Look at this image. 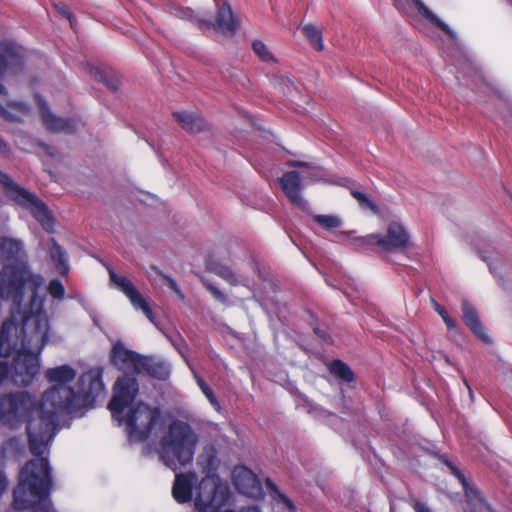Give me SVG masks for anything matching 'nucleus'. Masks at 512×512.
I'll return each mask as SVG.
<instances>
[{
  "mask_svg": "<svg viewBox=\"0 0 512 512\" xmlns=\"http://www.w3.org/2000/svg\"><path fill=\"white\" fill-rule=\"evenodd\" d=\"M180 126L189 133L197 134L207 131L209 124L197 112L177 111L173 113Z\"/></svg>",
  "mask_w": 512,
  "mask_h": 512,
  "instance_id": "2eb2a0df",
  "label": "nucleus"
},
{
  "mask_svg": "<svg viewBox=\"0 0 512 512\" xmlns=\"http://www.w3.org/2000/svg\"><path fill=\"white\" fill-rule=\"evenodd\" d=\"M29 114L27 107L20 103H10L7 109L0 106V115L12 121H20Z\"/></svg>",
  "mask_w": 512,
  "mask_h": 512,
  "instance_id": "6ab92c4d",
  "label": "nucleus"
},
{
  "mask_svg": "<svg viewBox=\"0 0 512 512\" xmlns=\"http://www.w3.org/2000/svg\"><path fill=\"white\" fill-rule=\"evenodd\" d=\"M288 165L291 167H307V168H314V166L310 163L306 162H300V161H290L288 162Z\"/></svg>",
  "mask_w": 512,
  "mask_h": 512,
  "instance_id": "c9c22d12",
  "label": "nucleus"
},
{
  "mask_svg": "<svg viewBox=\"0 0 512 512\" xmlns=\"http://www.w3.org/2000/svg\"><path fill=\"white\" fill-rule=\"evenodd\" d=\"M279 86L284 94L289 93V87L293 86V82L289 79H283V83L279 82Z\"/></svg>",
  "mask_w": 512,
  "mask_h": 512,
  "instance_id": "72a5a7b5",
  "label": "nucleus"
},
{
  "mask_svg": "<svg viewBox=\"0 0 512 512\" xmlns=\"http://www.w3.org/2000/svg\"><path fill=\"white\" fill-rule=\"evenodd\" d=\"M49 253H50L51 259L54 262H56V268H57L58 272L61 274H66L68 271V266L66 264V262H67L66 254L62 250V248L58 244H56L53 240H52V245H51Z\"/></svg>",
  "mask_w": 512,
  "mask_h": 512,
  "instance_id": "412c9836",
  "label": "nucleus"
},
{
  "mask_svg": "<svg viewBox=\"0 0 512 512\" xmlns=\"http://www.w3.org/2000/svg\"><path fill=\"white\" fill-rule=\"evenodd\" d=\"M38 107L41 112V116L45 126L54 132H71L74 129V123L68 119H62L55 117L48 109L44 100L40 97H36Z\"/></svg>",
  "mask_w": 512,
  "mask_h": 512,
  "instance_id": "dca6fc26",
  "label": "nucleus"
},
{
  "mask_svg": "<svg viewBox=\"0 0 512 512\" xmlns=\"http://www.w3.org/2000/svg\"><path fill=\"white\" fill-rule=\"evenodd\" d=\"M414 509L416 510V512H430L429 509L424 504L421 503H416L414 505Z\"/></svg>",
  "mask_w": 512,
  "mask_h": 512,
  "instance_id": "58836bf2",
  "label": "nucleus"
},
{
  "mask_svg": "<svg viewBox=\"0 0 512 512\" xmlns=\"http://www.w3.org/2000/svg\"><path fill=\"white\" fill-rule=\"evenodd\" d=\"M149 364L142 369V371H147L149 374L156 378L164 379L168 376L169 370L168 367L162 363H156L152 359H149Z\"/></svg>",
  "mask_w": 512,
  "mask_h": 512,
  "instance_id": "bb28decb",
  "label": "nucleus"
},
{
  "mask_svg": "<svg viewBox=\"0 0 512 512\" xmlns=\"http://www.w3.org/2000/svg\"><path fill=\"white\" fill-rule=\"evenodd\" d=\"M7 488V480L5 475L0 471V497Z\"/></svg>",
  "mask_w": 512,
  "mask_h": 512,
  "instance_id": "e433bc0d",
  "label": "nucleus"
},
{
  "mask_svg": "<svg viewBox=\"0 0 512 512\" xmlns=\"http://www.w3.org/2000/svg\"><path fill=\"white\" fill-rule=\"evenodd\" d=\"M138 391L134 378L125 376L118 379L114 387V396L109 404L113 417L124 420L131 439L144 440L152 428L158 424L159 411L143 403L129 408Z\"/></svg>",
  "mask_w": 512,
  "mask_h": 512,
  "instance_id": "20e7f679",
  "label": "nucleus"
},
{
  "mask_svg": "<svg viewBox=\"0 0 512 512\" xmlns=\"http://www.w3.org/2000/svg\"><path fill=\"white\" fill-rule=\"evenodd\" d=\"M278 501H279V503H282L283 505H285L288 509H290V510L293 509V504L286 496L279 494Z\"/></svg>",
  "mask_w": 512,
  "mask_h": 512,
  "instance_id": "f704fd0d",
  "label": "nucleus"
},
{
  "mask_svg": "<svg viewBox=\"0 0 512 512\" xmlns=\"http://www.w3.org/2000/svg\"><path fill=\"white\" fill-rule=\"evenodd\" d=\"M330 371L344 381L351 382L354 380L352 370L339 360H335L330 364Z\"/></svg>",
  "mask_w": 512,
  "mask_h": 512,
  "instance_id": "b1692460",
  "label": "nucleus"
},
{
  "mask_svg": "<svg viewBox=\"0 0 512 512\" xmlns=\"http://www.w3.org/2000/svg\"><path fill=\"white\" fill-rule=\"evenodd\" d=\"M352 196L358 201V203L367 209L374 210L373 203L361 192L352 191Z\"/></svg>",
  "mask_w": 512,
  "mask_h": 512,
  "instance_id": "7c9ffc66",
  "label": "nucleus"
},
{
  "mask_svg": "<svg viewBox=\"0 0 512 512\" xmlns=\"http://www.w3.org/2000/svg\"><path fill=\"white\" fill-rule=\"evenodd\" d=\"M205 286H206V289L212 294V296L217 301H219L223 304L227 303V299H226L225 295L217 287H215L213 284H210V283H206Z\"/></svg>",
  "mask_w": 512,
  "mask_h": 512,
  "instance_id": "2f4dec72",
  "label": "nucleus"
},
{
  "mask_svg": "<svg viewBox=\"0 0 512 512\" xmlns=\"http://www.w3.org/2000/svg\"><path fill=\"white\" fill-rule=\"evenodd\" d=\"M233 479L236 488L250 497L260 495V485L252 471L245 467H236L233 471Z\"/></svg>",
  "mask_w": 512,
  "mask_h": 512,
  "instance_id": "4468645a",
  "label": "nucleus"
},
{
  "mask_svg": "<svg viewBox=\"0 0 512 512\" xmlns=\"http://www.w3.org/2000/svg\"><path fill=\"white\" fill-rule=\"evenodd\" d=\"M48 290L54 298H62L64 295V287L57 280H53L49 283Z\"/></svg>",
  "mask_w": 512,
  "mask_h": 512,
  "instance_id": "c756f323",
  "label": "nucleus"
},
{
  "mask_svg": "<svg viewBox=\"0 0 512 512\" xmlns=\"http://www.w3.org/2000/svg\"><path fill=\"white\" fill-rule=\"evenodd\" d=\"M112 362L126 372H142L148 364V358L127 349L122 342H116L111 352Z\"/></svg>",
  "mask_w": 512,
  "mask_h": 512,
  "instance_id": "1a4fd4ad",
  "label": "nucleus"
},
{
  "mask_svg": "<svg viewBox=\"0 0 512 512\" xmlns=\"http://www.w3.org/2000/svg\"><path fill=\"white\" fill-rule=\"evenodd\" d=\"M412 2L423 17L438 26L451 38H455V32L442 22L428 7H426L421 0H412Z\"/></svg>",
  "mask_w": 512,
  "mask_h": 512,
  "instance_id": "a211bd4d",
  "label": "nucleus"
},
{
  "mask_svg": "<svg viewBox=\"0 0 512 512\" xmlns=\"http://www.w3.org/2000/svg\"><path fill=\"white\" fill-rule=\"evenodd\" d=\"M359 247L376 245L384 251H405L412 246V238L402 222L393 220L387 224L385 234H369L353 239Z\"/></svg>",
  "mask_w": 512,
  "mask_h": 512,
  "instance_id": "6e6552de",
  "label": "nucleus"
},
{
  "mask_svg": "<svg viewBox=\"0 0 512 512\" xmlns=\"http://www.w3.org/2000/svg\"><path fill=\"white\" fill-rule=\"evenodd\" d=\"M462 310H463V319L465 323L474 331L476 335H478L481 339L486 342H489L490 339L488 335L485 333L484 328L482 327L477 311L475 308L468 302H462Z\"/></svg>",
  "mask_w": 512,
  "mask_h": 512,
  "instance_id": "f3484780",
  "label": "nucleus"
},
{
  "mask_svg": "<svg viewBox=\"0 0 512 512\" xmlns=\"http://www.w3.org/2000/svg\"><path fill=\"white\" fill-rule=\"evenodd\" d=\"M0 150L1 151H6V145L5 143L2 141V139L0 138Z\"/></svg>",
  "mask_w": 512,
  "mask_h": 512,
  "instance_id": "79ce46f5",
  "label": "nucleus"
},
{
  "mask_svg": "<svg viewBox=\"0 0 512 512\" xmlns=\"http://www.w3.org/2000/svg\"><path fill=\"white\" fill-rule=\"evenodd\" d=\"M314 221L324 229H337L342 226L343 221L340 216L332 214H316Z\"/></svg>",
  "mask_w": 512,
  "mask_h": 512,
  "instance_id": "4be33fe9",
  "label": "nucleus"
},
{
  "mask_svg": "<svg viewBox=\"0 0 512 512\" xmlns=\"http://www.w3.org/2000/svg\"><path fill=\"white\" fill-rule=\"evenodd\" d=\"M455 473L458 475V477L462 480V482H464V479H462V476L461 474L458 472V471H455Z\"/></svg>",
  "mask_w": 512,
  "mask_h": 512,
  "instance_id": "37998d69",
  "label": "nucleus"
},
{
  "mask_svg": "<svg viewBox=\"0 0 512 512\" xmlns=\"http://www.w3.org/2000/svg\"><path fill=\"white\" fill-rule=\"evenodd\" d=\"M431 306L434 311L442 318L443 322L446 324L449 330L456 328V321L452 319L446 309L440 305L436 300L431 299Z\"/></svg>",
  "mask_w": 512,
  "mask_h": 512,
  "instance_id": "cd10ccee",
  "label": "nucleus"
},
{
  "mask_svg": "<svg viewBox=\"0 0 512 512\" xmlns=\"http://www.w3.org/2000/svg\"><path fill=\"white\" fill-rule=\"evenodd\" d=\"M55 7L61 14L69 16L68 9L64 4H56Z\"/></svg>",
  "mask_w": 512,
  "mask_h": 512,
  "instance_id": "4c0bfd02",
  "label": "nucleus"
},
{
  "mask_svg": "<svg viewBox=\"0 0 512 512\" xmlns=\"http://www.w3.org/2000/svg\"><path fill=\"white\" fill-rule=\"evenodd\" d=\"M110 280L125 294L134 308L140 309L150 321H154L153 312L148 302L130 280L126 277L117 275L112 270H110Z\"/></svg>",
  "mask_w": 512,
  "mask_h": 512,
  "instance_id": "9d476101",
  "label": "nucleus"
},
{
  "mask_svg": "<svg viewBox=\"0 0 512 512\" xmlns=\"http://www.w3.org/2000/svg\"><path fill=\"white\" fill-rule=\"evenodd\" d=\"M216 274L233 286L246 285L245 280L239 277L231 268L221 266L217 268Z\"/></svg>",
  "mask_w": 512,
  "mask_h": 512,
  "instance_id": "a878e982",
  "label": "nucleus"
},
{
  "mask_svg": "<svg viewBox=\"0 0 512 512\" xmlns=\"http://www.w3.org/2000/svg\"><path fill=\"white\" fill-rule=\"evenodd\" d=\"M95 76L101 81L104 82L107 87L111 90H117L120 84L118 77L112 73L103 72L98 69H95Z\"/></svg>",
  "mask_w": 512,
  "mask_h": 512,
  "instance_id": "c85d7f7f",
  "label": "nucleus"
},
{
  "mask_svg": "<svg viewBox=\"0 0 512 512\" xmlns=\"http://www.w3.org/2000/svg\"><path fill=\"white\" fill-rule=\"evenodd\" d=\"M172 495L178 503L193 500L198 512H214L229 498V487L216 475L199 480L193 473L177 474Z\"/></svg>",
  "mask_w": 512,
  "mask_h": 512,
  "instance_id": "39448f33",
  "label": "nucleus"
},
{
  "mask_svg": "<svg viewBox=\"0 0 512 512\" xmlns=\"http://www.w3.org/2000/svg\"><path fill=\"white\" fill-rule=\"evenodd\" d=\"M22 325L19 329L12 320H6L0 330V356H14L11 367L8 369L4 363H0V382L9 377L21 386L31 383L39 373V354L48 338L49 321L41 347L35 348L26 331V315H21Z\"/></svg>",
  "mask_w": 512,
  "mask_h": 512,
  "instance_id": "7ed1b4c3",
  "label": "nucleus"
},
{
  "mask_svg": "<svg viewBox=\"0 0 512 512\" xmlns=\"http://www.w3.org/2000/svg\"><path fill=\"white\" fill-rule=\"evenodd\" d=\"M303 34L311 45L318 51L323 50L322 31L313 24H305L301 27Z\"/></svg>",
  "mask_w": 512,
  "mask_h": 512,
  "instance_id": "aec40b11",
  "label": "nucleus"
},
{
  "mask_svg": "<svg viewBox=\"0 0 512 512\" xmlns=\"http://www.w3.org/2000/svg\"><path fill=\"white\" fill-rule=\"evenodd\" d=\"M51 480L47 459L29 461L22 468L19 484L14 491L16 509H26L43 501L50 490Z\"/></svg>",
  "mask_w": 512,
  "mask_h": 512,
  "instance_id": "0eeeda50",
  "label": "nucleus"
},
{
  "mask_svg": "<svg viewBox=\"0 0 512 512\" xmlns=\"http://www.w3.org/2000/svg\"><path fill=\"white\" fill-rule=\"evenodd\" d=\"M467 501L470 509L473 512H488L489 506L484 502L477 491L473 489H466Z\"/></svg>",
  "mask_w": 512,
  "mask_h": 512,
  "instance_id": "5701e85b",
  "label": "nucleus"
},
{
  "mask_svg": "<svg viewBox=\"0 0 512 512\" xmlns=\"http://www.w3.org/2000/svg\"><path fill=\"white\" fill-rule=\"evenodd\" d=\"M253 51L258 58L266 63H275L276 59L268 46L261 40H255L252 44Z\"/></svg>",
  "mask_w": 512,
  "mask_h": 512,
  "instance_id": "393cba45",
  "label": "nucleus"
},
{
  "mask_svg": "<svg viewBox=\"0 0 512 512\" xmlns=\"http://www.w3.org/2000/svg\"><path fill=\"white\" fill-rule=\"evenodd\" d=\"M44 376L50 387L38 400L27 392L0 397V420L11 427L24 422L29 448L35 455L47 450L59 415L79 409L103 391L100 368L84 373L78 390L72 385L76 371L68 365L49 368Z\"/></svg>",
  "mask_w": 512,
  "mask_h": 512,
  "instance_id": "f257e3e1",
  "label": "nucleus"
},
{
  "mask_svg": "<svg viewBox=\"0 0 512 512\" xmlns=\"http://www.w3.org/2000/svg\"><path fill=\"white\" fill-rule=\"evenodd\" d=\"M198 435L186 422L174 420L164 426L158 452L169 468L176 470L189 464L194 456Z\"/></svg>",
  "mask_w": 512,
  "mask_h": 512,
  "instance_id": "423d86ee",
  "label": "nucleus"
},
{
  "mask_svg": "<svg viewBox=\"0 0 512 512\" xmlns=\"http://www.w3.org/2000/svg\"><path fill=\"white\" fill-rule=\"evenodd\" d=\"M1 250L7 263L0 272V304L11 302L20 315H26V331L38 349L47 328V315L43 309L44 279L24 261L25 251L20 240L4 238Z\"/></svg>",
  "mask_w": 512,
  "mask_h": 512,
  "instance_id": "f03ea898",
  "label": "nucleus"
},
{
  "mask_svg": "<svg viewBox=\"0 0 512 512\" xmlns=\"http://www.w3.org/2000/svg\"><path fill=\"white\" fill-rule=\"evenodd\" d=\"M200 24L206 27H213L224 34H233L238 26V20L234 16L228 3L223 2L217 10L215 21L200 19Z\"/></svg>",
  "mask_w": 512,
  "mask_h": 512,
  "instance_id": "9b49d317",
  "label": "nucleus"
},
{
  "mask_svg": "<svg viewBox=\"0 0 512 512\" xmlns=\"http://www.w3.org/2000/svg\"><path fill=\"white\" fill-rule=\"evenodd\" d=\"M199 385H200V388L203 391V393L207 396V398L211 402V404L216 405L217 401H216L212 391L202 381H199Z\"/></svg>",
  "mask_w": 512,
  "mask_h": 512,
  "instance_id": "473e14b6",
  "label": "nucleus"
},
{
  "mask_svg": "<svg viewBox=\"0 0 512 512\" xmlns=\"http://www.w3.org/2000/svg\"><path fill=\"white\" fill-rule=\"evenodd\" d=\"M16 199L25 205L33 214V216L42 224L43 228L51 231L53 227V218L46 207L38 201L32 194L25 190H17Z\"/></svg>",
  "mask_w": 512,
  "mask_h": 512,
  "instance_id": "ddd939ff",
  "label": "nucleus"
},
{
  "mask_svg": "<svg viewBox=\"0 0 512 512\" xmlns=\"http://www.w3.org/2000/svg\"><path fill=\"white\" fill-rule=\"evenodd\" d=\"M35 512H49L46 505H43L42 507H39L36 509Z\"/></svg>",
  "mask_w": 512,
  "mask_h": 512,
  "instance_id": "a19ab883",
  "label": "nucleus"
},
{
  "mask_svg": "<svg viewBox=\"0 0 512 512\" xmlns=\"http://www.w3.org/2000/svg\"><path fill=\"white\" fill-rule=\"evenodd\" d=\"M279 182L289 201L300 209H306L307 202L301 194L302 180L299 173L289 171L279 179Z\"/></svg>",
  "mask_w": 512,
  "mask_h": 512,
  "instance_id": "f8f14e48",
  "label": "nucleus"
},
{
  "mask_svg": "<svg viewBox=\"0 0 512 512\" xmlns=\"http://www.w3.org/2000/svg\"><path fill=\"white\" fill-rule=\"evenodd\" d=\"M168 283H169V286H170L173 290H175L176 292H178L177 285H176V283H175L173 280H169V282H168Z\"/></svg>",
  "mask_w": 512,
  "mask_h": 512,
  "instance_id": "ea45409f",
  "label": "nucleus"
}]
</instances>
